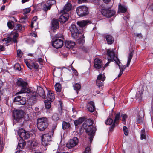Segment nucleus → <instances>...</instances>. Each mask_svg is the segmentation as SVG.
I'll use <instances>...</instances> for the list:
<instances>
[{
  "label": "nucleus",
  "instance_id": "obj_1",
  "mask_svg": "<svg viewBox=\"0 0 153 153\" xmlns=\"http://www.w3.org/2000/svg\"><path fill=\"white\" fill-rule=\"evenodd\" d=\"M106 55L107 56L108 62L102 68V70L105 69V67L108 66V64L111 61H114L116 64L119 62V60L116 56L114 50L113 49H108L107 50Z\"/></svg>",
  "mask_w": 153,
  "mask_h": 153
},
{
  "label": "nucleus",
  "instance_id": "obj_2",
  "mask_svg": "<svg viewBox=\"0 0 153 153\" xmlns=\"http://www.w3.org/2000/svg\"><path fill=\"white\" fill-rule=\"evenodd\" d=\"M27 83L22 79H18L16 82V84L18 86L21 87V90L16 93V94L17 95L25 93H30V90L27 87Z\"/></svg>",
  "mask_w": 153,
  "mask_h": 153
},
{
  "label": "nucleus",
  "instance_id": "obj_3",
  "mask_svg": "<svg viewBox=\"0 0 153 153\" xmlns=\"http://www.w3.org/2000/svg\"><path fill=\"white\" fill-rule=\"evenodd\" d=\"M48 120L45 117L39 118L37 119V127L41 131H43L48 127Z\"/></svg>",
  "mask_w": 153,
  "mask_h": 153
},
{
  "label": "nucleus",
  "instance_id": "obj_4",
  "mask_svg": "<svg viewBox=\"0 0 153 153\" xmlns=\"http://www.w3.org/2000/svg\"><path fill=\"white\" fill-rule=\"evenodd\" d=\"M53 134L54 130L52 129L48 133L43 134L41 138L42 144L44 146L50 144L51 141V137L53 136Z\"/></svg>",
  "mask_w": 153,
  "mask_h": 153
},
{
  "label": "nucleus",
  "instance_id": "obj_5",
  "mask_svg": "<svg viewBox=\"0 0 153 153\" xmlns=\"http://www.w3.org/2000/svg\"><path fill=\"white\" fill-rule=\"evenodd\" d=\"M89 123L88 127L86 129L87 133L89 135V139L91 142L93 140V138L94 135L95 131L96 130V128L95 127L92 126L91 125L93 124V121L91 119H89L88 121Z\"/></svg>",
  "mask_w": 153,
  "mask_h": 153
},
{
  "label": "nucleus",
  "instance_id": "obj_6",
  "mask_svg": "<svg viewBox=\"0 0 153 153\" xmlns=\"http://www.w3.org/2000/svg\"><path fill=\"white\" fill-rule=\"evenodd\" d=\"M18 36L19 34L17 31H12L11 32L10 37L4 39L2 40V41L5 42L6 45H8V44L11 41H13L14 43H17L16 39Z\"/></svg>",
  "mask_w": 153,
  "mask_h": 153
},
{
  "label": "nucleus",
  "instance_id": "obj_7",
  "mask_svg": "<svg viewBox=\"0 0 153 153\" xmlns=\"http://www.w3.org/2000/svg\"><path fill=\"white\" fill-rule=\"evenodd\" d=\"M70 30L71 32L72 37L75 39H77L80 34H82V30L79 31L74 25H71L70 27Z\"/></svg>",
  "mask_w": 153,
  "mask_h": 153
},
{
  "label": "nucleus",
  "instance_id": "obj_8",
  "mask_svg": "<svg viewBox=\"0 0 153 153\" xmlns=\"http://www.w3.org/2000/svg\"><path fill=\"white\" fill-rule=\"evenodd\" d=\"M77 14L79 16H83L88 13V8L85 6H79L76 9Z\"/></svg>",
  "mask_w": 153,
  "mask_h": 153
},
{
  "label": "nucleus",
  "instance_id": "obj_9",
  "mask_svg": "<svg viewBox=\"0 0 153 153\" xmlns=\"http://www.w3.org/2000/svg\"><path fill=\"white\" fill-rule=\"evenodd\" d=\"M24 111L22 110H16L13 112V123L18 122L24 116Z\"/></svg>",
  "mask_w": 153,
  "mask_h": 153
},
{
  "label": "nucleus",
  "instance_id": "obj_10",
  "mask_svg": "<svg viewBox=\"0 0 153 153\" xmlns=\"http://www.w3.org/2000/svg\"><path fill=\"white\" fill-rule=\"evenodd\" d=\"M105 75L100 74L98 75L96 80V84L98 87H102L103 86L104 81L105 79Z\"/></svg>",
  "mask_w": 153,
  "mask_h": 153
},
{
  "label": "nucleus",
  "instance_id": "obj_11",
  "mask_svg": "<svg viewBox=\"0 0 153 153\" xmlns=\"http://www.w3.org/2000/svg\"><path fill=\"white\" fill-rule=\"evenodd\" d=\"M102 14L107 18H110L114 15L115 13V11L109 9H103L101 11Z\"/></svg>",
  "mask_w": 153,
  "mask_h": 153
},
{
  "label": "nucleus",
  "instance_id": "obj_12",
  "mask_svg": "<svg viewBox=\"0 0 153 153\" xmlns=\"http://www.w3.org/2000/svg\"><path fill=\"white\" fill-rule=\"evenodd\" d=\"M18 133L20 138L22 139H27L30 137L29 133L22 128L18 130Z\"/></svg>",
  "mask_w": 153,
  "mask_h": 153
},
{
  "label": "nucleus",
  "instance_id": "obj_13",
  "mask_svg": "<svg viewBox=\"0 0 153 153\" xmlns=\"http://www.w3.org/2000/svg\"><path fill=\"white\" fill-rule=\"evenodd\" d=\"M144 116V112L143 110H140L137 115L136 117V122L137 123L141 124L143 123Z\"/></svg>",
  "mask_w": 153,
  "mask_h": 153
},
{
  "label": "nucleus",
  "instance_id": "obj_14",
  "mask_svg": "<svg viewBox=\"0 0 153 153\" xmlns=\"http://www.w3.org/2000/svg\"><path fill=\"white\" fill-rule=\"evenodd\" d=\"M78 142V138L76 137H74L73 139H70L66 146L68 148L70 149L75 146Z\"/></svg>",
  "mask_w": 153,
  "mask_h": 153
},
{
  "label": "nucleus",
  "instance_id": "obj_15",
  "mask_svg": "<svg viewBox=\"0 0 153 153\" xmlns=\"http://www.w3.org/2000/svg\"><path fill=\"white\" fill-rule=\"evenodd\" d=\"M55 1L54 0H49L46 3L44 4L43 6V9L44 11H47L49 10L51 6L55 3Z\"/></svg>",
  "mask_w": 153,
  "mask_h": 153
},
{
  "label": "nucleus",
  "instance_id": "obj_16",
  "mask_svg": "<svg viewBox=\"0 0 153 153\" xmlns=\"http://www.w3.org/2000/svg\"><path fill=\"white\" fill-rule=\"evenodd\" d=\"M63 45L62 40L60 39H56L52 43L53 46L56 48H59L62 47Z\"/></svg>",
  "mask_w": 153,
  "mask_h": 153
},
{
  "label": "nucleus",
  "instance_id": "obj_17",
  "mask_svg": "<svg viewBox=\"0 0 153 153\" xmlns=\"http://www.w3.org/2000/svg\"><path fill=\"white\" fill-rule=\"evenodd\" d=\"M103 64L102 63L100 59L97 58L95 59L94 61V66L95 68L99 69L102 68Z\"/></svg>",
  "mask_w": 153,
  "mask_h": 153
},
{
  "label": "nucleus",
  "instance_id": "obj_18",
  "mask_svg": "<svg viewBox=\"0 0 153 153\" xmlns=\"http://www.w3.org/2000/svg\"><path fill=\"white\" fill-rule=\"evenodd\" d=\"M62 14L60 16L59 18V20L60 22L64 23L69 18V14L67 13H64L60 12Z\"/></svg>",
  "mask_w": 153,
  "mask_h": 153
},
{
  "label": "nucleus",
  "instance_id": "obj_19",
  "mask_svg": "<svg viewBox=\"0 0 153 153\" xmlns=\"http://www.w3.org/2000/svg\"><path fill=\"white\" fill-rule=\"evenodd\" d=\"M28 143L30 149H35L38 145L37 141L35 140H29L28 142Z\"/></svg>",
  "mask_w": 153,
  "mask_h": 153
},
{
  "label": "nucleus",
  "instance_id": "obj_20",
  "mask_svg": "<svg viewBox=\"0 0 153 153\" xmlns=\"http://www.w3.org/2000/svg\"><path fill=\"white\" fill-rule=\"evenodd\" d=\"M120 119V113H117L115 114V118L113 125L111 126V128H114L118 124V123Z\"/></svg>",
  "mask_w": 153,
  "mask_h": 153
},
{
  "label": "nucleus",
  "instance_id": "obj_21",
  "mask_svg": "<svg viewBox=\"0 0 153 153\" xmlns=\"http://www.w3.org/2000/svg\"><path fill=\"white\" fill-rule=\"evenodd\" d=\"M59 22L58 20L56 19H53L52 22V29L54 31L59 28Z\"/></svg>",
  "mask_w": 153,
  "mask_h": 153
},
{
  "label": "nucleus",
  "instance_id": "obj_22",
  "mask_svg": "<svg viewBox=\"0 0 153 153\" xmlns=\"http://www.w3.org/2000/svg\"><path fill=\"white\" fill-rule=\"evenodd\" d=\"M87 108L90 112H93L95 109V108L94 102L91 101L88 104Z\"/></svg>",
  "mask_w": 153,
  "mask_h": 153
},
{
  "label": "nucleus",
  "instance_id": "obj_23",
  "mask_svg": "<svg viewBox=\"0 0 153 153\" xmlns=\"http://www.w3.org/2000/svg\"><path fill=\"white\" fill-rule=\"evenodd\" d=\"M72 5L71 3H68L64 6L63 10H61L62 12L64 13H67L69 12L71 9Z\"/></svg>",
  "mask_w": 153,
  "mask_h": 153
},
{
  "label": "nucleus",
  "instance_id": "obj_24",
  "mask_svg": "<svg viewBox=\"0 0 153 153\" xmlns=\"http://www.w3.org/2000/svg\"><path fill=\"white\" fill-rule=\"evenodd\" d=\"M37 92L38 95L40 96L41 97L43 98H45V94L43 89L42 88L40 87H38Z\"/></svg>",
  "mask_w": 153,
  "mask_h": 153
},
{
  "label": "nucleus",
  "instance_id": "obj_25",
  "mask_svg": "<svg viewBox=\"0 0 153 153\" xmlns=\"http://www.w3.org/2000/svg\"><path fill=\"white\" fill-rule=\"evenodd\" d=\"M75 45V42L71 41H66L65 42V46L68 48H72Z\"/></svg>",
  "mask_w": 153,
  "mask_h": 153
},
{
  "label": "nucleus",
  "instance_id": "obj_26",
  "mask_svg": "<svg viewBox=\"0 0 153 153\" xmlns=\"http://www.w3.org/2000/svg\"><path fill=\"white\" fill-rule=\"evenodd\" d=\"M89 22L87 20H82L77 22V24L80 28L82 29L83 27L85 26Z\"/></svg>",
  "mask_w": 153,
  "mask_h": 153
},
{
  "label": "nucleus",
  "instance_id": "obj_27",
  "mask_svg": "<svg viewBox=\"0 0 153 153\" xmlns=\"http://www.w3.org/2000/svg\"><path fill=\"white\" fill-rule=\"evenodd\" d=\"M105 38L108 44H111L114 42V39L111 36L107 35L105 36Z\"/></svg>",
  "mask_w": 153,
  "mask_h": 153
},
{
  "label": "nucleus",
  "instance_id": "obj_28",
  "mask_svg": "<svg viewBox=\"0 0 153 153\" xmlns=\"http://www.w3.org/2000/svg\"><path fill=\"white\" fill-rule=\"evenodd\" d=\"M47 99L51 102H52L55 98L54 94L51 92V91H49L47 95Z\"/></svg>",
  "mask_w": 153,
  "mask_h": 153
},
{
  "label": "nucleus",
  "instance_id": "obj_29",
  "mask_svg": "<svg viewBox=\"0 0 153 153\" xmlns=\"http://www.w3.org/2000/svg\"><path fill=\"white\" fill-rule=\"evenodd\" d=\"M143 89L142 88L140 91H139L136 94V99L138 101H140L141 99L142 95L143 94Z\"/></svg>",
  "mask_w": 153,
  "mask_h": 153
},
{
  "label": "nucleus",
  "instance_id": "obj_30",
  "mask_svg": "<svg viewBox=\"0 0 153 153\" xmlns=\"http://www.w3.org/2000/svg\"><path fill=\"white\" fill-rule=\"evenodd\" d=\"M84 120V119L83 118H80L78 120L74 121V123L75 126H77L81 124Z\"/></svg>",
  "mask_w": 153,
  "mask_h": 153
},
{
  "label": "nucleus",
  "instance_id": "obj_31",
  "mask_svg": "<svg viewBox=\"0 0 153 153\" xmlns=\"http://www.w3.org/2000/svg\"><path fill=\"white\" fill-rule=\"evenodd\" d=\"M118 7V11H120L121 13H124L127 11V9L125 7L121 5H119Z\"/></svg>",
  "mask_w": 153,
  "mask_h": 153
},
{
  "label": "nucleus",
  "instance_id": "obj_32",
  "mask_svg": "<svg viewBox=\"0 0 153 153\" xmlns=\"http://www.w3.org/2000/svg\"><path fill=\"white\" fill-rule=\"evenodd\" d=\"M55 88L56 91L57 92H60L61 91L62 89L61 85L60 83H56L55 85Z\"/></svg>",
  "mask_w": 153,
  "mask_h": 153
},
{
  "label": "nucleus",
  "instance_id": "obj_33",
  "mask_svg": "<svg viewBox=\"0 0 153 153\" xmlns=\"http://www.w3.org/2000/svg\"><path fill=\"white\" fill-rule=\"evenodd\" d=\"M70 126L69 123L64 121L62 123V128L65 130L69 128Z\"/></svg>",
  "mask_w": 153,
  "mask_h": 153
},
{
  "label": "nucleus",
  "instance_id": "obj_34",
  "mask_svg": "<svg viewBox=\"0 0 153 153\" xmlns=\"http://www.w3.org/2000/svg\"><path fill=\"white\" fill-rule=\"evenodd\" d=\"M26 143L24 140H20L18 143V147L23 149Z\"/></svg>",
  "mask_w": 153,
  "mask_h": 153
},
{
  "label": "nucleus",
  "instance_id": "obj_35",
  "mask_svg": "<svg viewBox=\"0 0 153 153\" xmlns=\"http://www.w3.org/2000/svg\"><path fill=\"white\" fill-rule=\"evenodd\" d=\"M133 53L132 52H130L129 54L128 59L127 63V67H128L130 63L131 60V59L133 57Z\"/></svg>",
  "mask_w": 153,
  "mask_h": 153
},
{
  "label": "nucleus",
  "instance_id": "obj_36",
  "mask_svg": "<svg viewBox=\"0 0 153 153\" xmlns=\"http://www.w3.org/2000/svg\"><path fill=\"white\" fill-rule=\"evenodd\" d=\"M15 29L18 30L19 31L22 30L24 29V27L22 26V25L20 24H17L15 27Z\"/></svg>",
  "mask_w": 153,
  "mask_h": 153
},
{
  "label": "nucleus",
  "instance_id": "obj_37",
  "mask_svg": "<svg viewBox=\"0 0 153 153\" xmlns=\"http://www.w3.org/2000/svg\"><path fill=\"white\" fill-rule=\"evenodd\" d=\"M140 138L142 140L146 138V136L145 135V131L144 129H142L141 131L140 134Z\"/></svg>",
  "mask_w": 153,
  "mask_h": 153
},
{
  "label": "nucleus",
  "instance_id": "obj_38",
  "mask_svg": "<svg viewBox=\"0 0 153 153\" xmlns=\"http://www.w3.org/2000/svg\"><path fill=\"white\" fill-rule=\"evenodd\" d=\"M73 87L74 90L78 91L81 88V86L79 84L77 83L73 85Z\"/></svg>",
  "mask_w": 153,
  "mask_h": 153
},
{
  "label": "nucleus",
  "instance_id": "obj_39",
  "mask_svg": "<svg viewBox=\"0 0 153 153\" xmlns=\"http://www.w3.org/2000/svg\"><path fill=\"white\" fill-rule=\"evenodd\" d=\"M37 17H34L32 19V21L31 24V27L32 28H33L34 27V25H36L37 23L36 22L37 20Z\"/></svg>",
  "mask_w": 153,
  "mask_h": 153
},
{
  "label": "nucleus",
  "instance_id": "obj_40",
  "mask_svg": "<svg viewBox=\"0 0 153 153\" xmlns=\"http://www.w3.org/2000/svg\"><path fill=\"white\" fill-rule=\"evenodd\" d=\"M14 23L13 22L9 21L8 22L7 25L9 28L10 29H12L13 27Z\"/></svg>",
  "mask_w": 153,
  "mask_h": 153
},
{
  "label": "nucleus",
  "instance_id": "obj_41",
  "mask_svg": "<svg viewBox=\"0 0 153 153\" xmlns=\"http://www.w3.org/2000/svg\"><path fill=\"white\" fill-rule=\"evenodd\" d=\"M27 17L26 16L22 17L19 19L20 22L22 23H25L27 21Z\"/></svg>",
  "mask_w": 153,
  "mask_h": 153
},
{
  "label": "nucleus",
  "instance_id": "obj_42",
  "mask_svg": "<svg viewBox=\"0 0 153 153\" xmlns=\"http://www.w3.org/2000/svg\"><path fill=\"white\" fill-rule=\"evenodd\" d=\"M31 11V9L30 7L25 8L23 10V14L24 15L29 13Z\"/></svg>",
  "mask_w": 153,
  "mask_h": 153
},
{
  "label": "nucleus",
  "instance_id": "obj_43",
  "mask_svg": "<svg viewBox=\"0 0 153 153\" xmlns=\"http://www.w3.org/2000/svg\"><path fill=\"white\" fill-rule=\"evenodd\" d=\"M113 122V120L111 118H109L105 121V123L107 125H110L112 124Z\"/></svg>",
  "mask_w": 153,
  "mask_h": 153
},
{
  "label": "nucleus",
  "instance_id": "obj_44",
  "mask_svg": "<svg viewBox=\"0 0 153 153\" xmlns=\"http://www.w3.org/2000/svg\"><path fill=\"white\" fill-rule=\"evenodd\" d=\"M53 120L55 121H57L59 120V115L57 114H54L52 117Z\"/></svg>",
  "mask_w": 153,
  "mask_h": 153
},
{
  "label": "nucleus",
  "instance_id": "obj_45",
  "mask_svg": "<svg viewBox=\"0 0 153 153\" xmlns=\"http://www.w3.org/2000/svg\"><path fill=\"white\" fill-rule=\"evenodd\" d=\"M45 108L47 109H49L51 107V103L49 101L45 100Z\"/></svg>",
  "mask_w": 153,
  "mask_h": 153
},
{
  "label": "nucleus",
  "instance_id": "obj_46",
  "mask_svg": "<svg viewBox=\"0 0 153 153\" xmlns=\"http://www.w3.org/2000/svg\"><path fill=\"white\" fill-rule=\"evenodd\" d=\"M25 62L27 66L30 69H31L33 68V66L32 65H31L28 61L26 60H25Z\"/></svg>",
  "mask_w": 153,
  "mask_h": 153
},
{
  "label": "nucleus",
  "instance_id": "obj_47",
  "mask_svg": "<svg viewBox=\"0 0 153 153\" xmlns=\"http://www.w3.org/2000/svg\"><path fill=\"white\" fill-rule=\"evenodd\" d=\"M26 100L25 98L24 97H22L21 100L19 102L20 104L22 105H24L26 103Z\"/></svg>",
  "mask_w": 153,
  "mask_h": 153
},
{
  "label": "nucleus",
  "instance_id": "obj_48",
  "mask_svg": "<svg viewBox=\"0 0 153 153\" xmlns=\"http://www.w3.org/2000/svg\"><path fill=\"white\" fill-rule=\"evenodd\" d=\"M120 62L119 61V62H118V64H117L118 65L119 67L120 70L121 71H123H123L126 68V67H127V65L126 66L125 65H124L123 66V67H121V66L120 65Z\"/></svg>",
  "mask_w": 153,
  "mask_h": 153
},
{
  "label": "nucleus",
  "instance_id": "obj_49",
  "mask_svg": "<svg viewBox=\"0 0 153 153\" xmlns=\"http://www.w3.org/2000/svg\"><path fill=\"white\" fill-rule=\"evenodd\" d=\"M14 68L15 70L20 71L21 69V68L20 65L18 63H16L14 65Z\"/></svg>",
  "mask_w": 153,
  "mask_h": 153
},
{
  "label": "nucleus",
  "instance_id": "obj_50",
  "mask_svg": "<svg viewBox=\"0 0 153 153\" xmlns=\"http://www.w3.org/2000/svg\"><path fill=\"white\" fill-rule=\"evenodd\" d=\"M123 128L125 135L126 136L128 135V132L127 127L125 126H124Z\"/></svg>",
  "mask_w": 153,
  "mask_h": 153
},
{
  "label": "nucleus",
  "instance_id": "obj_51",
  "mask_svg": "<svg viewBox=\"0 0 153 153\" xmlns=\"http://www.w3.org/2000/svg\"><path fill=\"white\" fill-rule=\"evenodd\" d=\"M22 97H21L20 96H18L16 97L14 100V102H19Z\"/></svg>",
  "mask_w": 153,
  "mask_h": 153
},
{
  "label": "nucleus",
  "instance_id": "obj_52",
  "mask_svg": "<svg viewBox=\"0 0 153 153\" xmlns=\"http://www.w3.org/2000/svg\"><path fill=\"white\" fill-rule=\"evenodd\" d=\"M121 116L122 118V121H123L125 122L126 121V119L127 117V116L125 114H122Z\"/></svg>",
  "mask_w": 153,
  "mask_h": 153
},
{
  "label": "nucleus",
  "instance_id": "obj_53",
  "mask_svg": "<svg viewBox=\"0 0 153 153\" xmlns=\"http://www.w3.org/2000/svg\"><path fill=\"white\" fill-rule=\"evenodd\" d=\"M23 54V53L20 50H18L17 51V55L18 56L21 57L22 56Z\"/></svg>",
  "mask_w": 153,
  "mask_h": 153
},
{
  "label": "nucleus",
  "instance_id": "obj_54",
  "mask_svg": "<svg viewBox=\"0 0 153 153\" xmlns=\"http://www.w3.org/2000/svg\"><path fill=\"white\" fill-rule=\"evenodd\" d=\"M32 65L33 66V67L35 69H37L39 67L38 64L35 62L32 63Z\"/></svg>",
  "mask_w": 153,
  "mask_h": 153
},
{
  "label": "nucleus",
  "instance_id": "obj_55",
  "mask_svg": "<svg viewBox=\"0 0 153 153\" xmlns=\"http://www.w3.org/2000/svg\"><path fill=\"white\" fill-rule=\"evenodd\" d=\"M82 153H91L90 148L87 147L85 149V151Z\"/></svg>",
  "mask_w": 153,
  "mask_h": 153
},
{
  "label": "nucleus",
  "instance_id": "obj_56",
  "mask_svg": "<svg viewBox=\"0 0 153 153\" xmlns=\"http://www.w3.org/2000/svg\"><path fill=\"white\" fill-rule=\"evenodd\" d=\"M55 37L56 38H62L63 35L61 34H57L55 35Z\"/></svg>",
  "mask_w": 153,
  "mask_h": 153
},
{
  "label": "nucleus",
  "instance_id": "obj_57",
  "mask_svg": "<svg viewBox=\"0 0 153 153\" xmlns=\"http://www.w3.org/2000/svg\"><path fill=\"white\" fill-rule=\"evenodd\" d=\"M38 93L37 92H34L32 94V98H33V97H36L37 96H38Z\"/></svg>",
  "mask_w": 153,
  "mask_h": 153
},
{
  "label": "nucleus",
  "instance_id": "obj_58",
  "mask_svg": "<svg viewBox=\"0 0 153 153\" xmlns=\"http://www.w3.org/2000/svg\"><path fill=\"white\" fill-rule=\"evenodd\" d=\"M4 147V145L2 144V143H1V142H0V151H2Z\"/></svg>",
  "mask_w": 153,
  "mask_h": 153
},
{
  "label": "nucleus",
  "instance_id": "obj_59",
  "mask_svg": "<svg viewBox=\"0 0 153 153\" xmlns=\"http://www.w3.org/2000/svg\"><path fill=\"white\" fill-rule=\"evenodd\" d=\"M135 35L137 37H142V34L140 33H136Z\"/></svg>",
  "mask_w": 153,
  "mask_h": 153
},
{
  "label": "nucleus",
  "instance_id": "obj_60",
  "mask_svg": "<svg viewBox=\"0 0 153 153\" xmlns=\"http://www.w3.org/2000/svg\"><path fill=\"white\" fill-rule=\"evenodd\" d=\"M87 0H78V3L80 4L82 2H86Z\"/></svg>",
  "mask_w": 153,
  "mask_h": 153
},
{
  "label": "nucleus",
  "instance_id": "obj_61",
  "mask_svg": "<svg viewBox=\"0 0 153 153\" xmlns=\"http://www.w3.org/2000/svg\"><path fill=\"white\" fill-rule=\"evenodd\" d=\"M5 50V48L3 45H0V51H4Z\"/></svg>",
  "mask_w": 153,
  "mask_h": 153
},
{
  "label": "nucleus",
  "instance_id": "obj_62",
  "mask_svg": "<svg viewBox=\"0 0 153 153\" xmlns=\"http://www.w3.org/2000/svg\"><path fill=\"white\" fill-rule=\"evenodd\" d=\"M30 35L34 37H36L37 36L36 33H31Z\"/></svg>",
  "mask_w": 153,
  "mask_h": 153
},
{
  "label": "nucleus",
  "instance_id": "obj_63",
  "mask_svg": "<svg viewBox=\"0 0 153 153\" xmlns=\"http://www.w3.org/2000/svg\"><path fill=\"white\" fill-rule=\"evenodd\" d=\"M15 153H26L25 151L22 150H19L17 151Z\"/></svg>",
  "mask_w": 153,
  "mask_h": 153
},
{
  "label": "nucleus",
  "instance_id": "obj_64",
  "mask_svg": "<svg viewBox=\"0 0 153 153\" xmlns=\"http://www.w3.org/2000/svg\"><path fill=\"white\" fill-rule=\"evenodd\" d=\"M43 60L41 58H39L38 59V62L39 63L41 64V63L42 62Z\"/></svg>",
  "mask_w": 153,
  "mask_h": 153
}]
</instances>
